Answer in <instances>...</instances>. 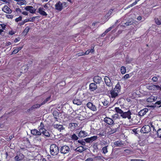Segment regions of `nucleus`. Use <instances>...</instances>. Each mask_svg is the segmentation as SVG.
Listing matches in <instances>:
<instances>
[{
	"mask_svg": "<svg viewBox=\"0 0 161 161\" xmlns=\"http://www.w3.org/2000/svg\"><path fill=\"white\" fill-rule=\"evenodd\" d=\"M108 147V146H107L103 148L102 150L103 151V153L105 154L108 152L107 147Z\"/></svg>",
	"mask_w": 161,
	"mask_h": 161,
	"instance_id": "35",
	"label": "nucleus"
},
{
	"mask_svg": "<svg viewBox=\"0 0 161 161\" xmlns=\"http://www.w3.org/2000/svg\"><path fill=\"white\" fill-rule=\"evenodd\" d=\"M19 40H20L19 38H15V40L14 41V42L16 43V42H18V41H19Z\"/></svg>",
	"mask_w": 161,
	"mask_h": 161,
	"instance_id": "60",
	"label": "nucleus"
},
{
	"mask_svg": "<svg viewBox=\"0 0 161 161\" xmlns=\"http://www.w3.org/2000/svg\"><path fill=\"white\" fill-rule=\"evenodd\" d=\"M73 103L78 105H80L81 104V101L79 99L75 98L73 101Z\"/></svg>",
	"mask_w": 161,
	"mask_h": 161,
	"instance_id": "25",
	"label": "nucleus"
},
{
	"mask_svg": "<svg viewBox=\"0 0 161 161\" xmlns=\"http://www.w3.org/2000/svg\"><path fill=\"white\" fill-rule=\"evenodd\" d=\"M69 151V148L67 146H64L61 147L60 148V152L61 153L66 154Z\"/></svg>",
	"mask_w": 161,
	"mask_h": 161,
	"instance_id": "5",
	"label": "nucleus"
},
{
	"mask_svg": "<svg viewBox=\"0 0 161 161\" xmlns=\"http://www.w3.org/2000/svg\"><path fill=\"white\" fill-rule=\"evenodd\" d=\"M25 10L29 11L30 13L34 14L36 11V9L34 8L32 6H27L25 7Z\"/></svg>",
	"mask_w": 161,
	"mask_h": 161,
	"instance_id": "6",
	"label": "nucleus"
},
{
	"mask_svg": "<svg viewBox=\"0 0 161 161\" xmlns=\"http://www.w3.org/2000/svg\"><path fill=\"white\" fill-rule=\"evenodd\" d=\"M85 55V54H84V53H77L76 55V57H78L81 56Z\"/></svg>",
	"mask_w": 161,
	"mask_h": 161,
	"instance_id": "47",
	"label": "nucleus"
},
{
	"mask_svg": "<svg viewBox=\"0 0 161 161\" xmlns=\"http://www.w3.org/2000/svg\"><path fill=\"white\" fill-rule=\"evenodd\" d=\"M104 121L109 125H112L114 123L113 120L108 117H106L104 119Z\"/></svg>",
	"mask_w": 161,
	"mask_h": 161,
	"instance_id": "10",
	"label": "nucleus"
},
{
	"mask_svg": "<svg viewBox=\"0 0 161 161\" xmlns=\"http://www.w3.org/2000/svg\"><path fill=\"white\" fill-rule=\"evenodd\" d=\"M131 161H143V160L142 159H132L131 160Z\"/></svg>",
	"mask_w": 161,
	"mask_h": 161,
	"instance_id": "56",
	"label": "nucleus"
},
{
	"mask_svg": "<svg viewBox=\"0 0 161 161\" xmlns=\"http://www.w3.org/2000/svg\"><path fill=\"white\" fill-rule=\"evenodd\" d=\"M87 133L84 131L81 130L79 133L78 136L80 137H84L87 135Z\"/></svg>",
	"mask_w": 161,
	"mask_h": 161,
	"instance_id": "23",
	"label": "nucleus"
},
{
	"mask_svg": "<svg viewBox=\"0 0 161 161\" xmlns=\"http://www.w3.org/2000/svg\"><path fill=\"white\" fill-rule=\"evenodd\" d=\"M14 34V33L12 31H10L9 32V34L11 35H12L13 34Z\"/></svg>",
	"mask_w": 161,
	"mask_h": 161,
	"instance_id": "64",
	"label": "nucleus"
},
{
	"mask_svg": "<svg viewBox=\"0 0 161 161\" xmlns=\"http://www.w3.org/2000/svg\"><path fill=\"white\" fill-rule=\"evenodd\" d=\"M114 25H112V26L110 27L107 30H106V32H108L109 31H111V30L114 27Z\"/></svg>",
	"mask_w": 161,
	"mask_h": 161,
	"instance_id": "53",
	"label": "nucleus"
},
{
	"mask_svg": "<svg viewBox=\"0 0 161 161\" xmlns=\"http://www.w3.org/2000/svg\"><path fill=\"white\" fill-rule=\"evenodd\" d=\"M25 0H21L18 2L17 3L20 5L26 4V2Z\"/></svg>",
	"mask_w": 161,
	"mask_h": 161,
	"instance_id": "36",
	"label": "nucleus"
},
{
	"mask_svg": "<svg viewBox=\"0 0 161 161\" xmlns=\"http://www.w3.org/2000/svg\"><path fill=\"white\" fill-rule=\"evenodd\" d=\"M77 126V124L75 123H71L69 124V127L73 130Z\"/></svg>",
	"mask_w": 161,
	"mask_h": 161,
	"instance_id": "30",
	"label": "nucleus"
},
{
	"mask_svg": "<svg viewBox=\"0 0 161 161\" xmlns=\"http://www.w3.org/2000/svg\"><path fill=\"white\" fill-rule=\"evenodd\" d=\"M114 10L113 9H110L107 14L105 15V17L107 18L109 17L111 14Z\"/></svg>",
	"mask_w": 161,
	"mask_h": 161,
	"instance_id": "37",
	"label": "nucleus"
},
{
	"mask_svg": "<svg viewBox=\"0 0 161 161\" xmlns=\"http://www.w3.org/2000/svg\"><path fill=\"white\" fill-rule=\"evenodd\" d=\"M22 19V17L21 16H19V17L16 18L15 19V21L16 22H18L19 21H21Z\"/></svg>",
	"mask_w": 161,
	"mask_h": 161,
	"instance_id": "51",
	"label": "nucleus"
},
{
	"mask_svg": "<svg viewBox=\"0 0 161 161\" xmlns=\"http://www.w3.org/2000/svg\"><path fill=\"white\" fill-rule=\"evenodd\" d=\"M152 80L153 82H156L158 81V78L156 76L153 77L152 79Z\"/></svg>",
	"mask_w": 161,
	"mask_h": 161,
	"instance_id": "54",
	"label": "nucleus"
},
{
	"mask_svg": "<svg viewBox=\"0 0 161 161\" xmlns=\"http://www.w3.org/2000/svg\"><path fill=\"white\" fill-rule=\"evenodd\" d=\"M50 152L51 155L55 156L58 154L59 148L55 144H52L50 147Z\"/></svg>",
	"mask_w": 161,
	"mask_h": 161,
	"instance_id": "1",
	"label": "nucleus"
},
{
	"mask_svg": "<svg viewBox=\"0 0 161 161\" xmlns=\"http://www.w3.org/2000/svg\"><path fill=\"white\" fill-rule=\"evenodd\" d=\"M42 105L41 104H36L35 105H33L32 107V108H33L34 109L36 108H39Z\"/></svg>",
	"mask_w": 161,
	"mask_h": 161,
	"instance_id": "42",
	"label": "nucleus"
},
{
	"mask_svg": "<svg viewBox=\"0 0 161 161\" xmlns=\"http://www.w3.org/2000/svg\"><path fill=\"white\" fill-rule=\"evenodd\" d=\"M98 135H99L100 136H105L106 135V133L104 132H100Z\"/></svg>",
	"mask_w": 161,
	"mask_h": 161,
	"instance_id": "50",
	"label": "nucleus"
},
{
	"mask_svg": "<svg viewBox=\"0 0 161 161\" xmlns=\"http://www.w3.org/2000/svg\"><path fill=\"white\" fill-rule=\"evenodd\" d=\"M2 10L6 13L10 14L12 12L11 10L7 5H5L2 8Z\"/></svg>",
	"mask_w": 161,
	"mask_h": 161,
	"instance_id": "16",
	"label": "nucleus"
},
{
	"mask_svg": "<svg viewBox=\"0 0 161 161\" xmlns=\"http://www.w3.org/2000/svg\"><path fill=\"white\" fill-rule=\"evenodd\" d=\"M119 92H118L116 91H114V90H112L110 92L111 96L112 97L114 98L118 96V93Z\"/></svg>",
	"mask_w": 161,
	"mask_h": 161,
	"instance_id": "27",
	"label": "nucleus"
},
{
	"mask_svg": "<svg viewBox=\"0 0 161 161\" xmlns=\"http://www.w3.org/2000/svg\"><path fill=\"white\" fill-rule=\"evenodd\" d=\"M93 80L94 82L97 84H99L102 81V78L99 76H94Z\"/></svg>",
	"mask_w": 161,
	"mask_h": 161,
	"instance_id": "11",
	"label": "nucleus"
},
{
	"mask_svg": "<svg viewBox=\"0 0 161 161\" xmlns=\"http://www.w3.org/2000/svg\"><path fill=\"white\" fill-rule=\"evenodd\" d=\"M120 72L122 74H125L126 73V68L123 66H122L120 68Z\"/></svg>",
	"mask_w": 161,
	"mask_h": 161,
	"instance_id": "33",
	"label": "nucleus"
},
{
	"mask_svg": "<svg viewBox=\"0 0 161 161\" xmlns=\"http://www.w3.org/2000/svg\"><path fill=\"white\" fill-rule=\"evenodd\" d=\"M102 103L104 106H107L109 102L106 100H104L102 102Z\"/></svg>",
	"mask_w": 161,
	"mask_h": 161,
	"instance_id": "43",
	"label": "nucleus"
},
{
	"mask_svg": "<svg viewBox=\"0 0 161 161\" xmlns=\"http://www.w3.org/2000/svg\"><path fill=\"white\" fill-rule=\"evenodd\" d=\"M33 109H34L33 108H32V107L31 108H30L29 109H28L27 111L28 112H29L31 111L32 110H33Z\"/></svg>",
	"mask_w": 161,
	"mask_h": 161,
	"instance_id": "61",
	"label": "nucleus"
},
{
	"mask_svg": "<svg viewBox=\"0 0 161 161\" xmlns=\"http://www.w3.org/2000/svg\"><path fill=\"white\" fill-rule=\"evenodd\" d=\"M62 6H63H63H65V7H66V3L65 2H64L63 3H62Z\"/></svg>",
	"mask_w": 161,
	"mask_h": 161,
	"instance_id": "63",
	"label": "nucleus"
},
{
	"mask_svg": "<svg viewBox=\"0 0 161 161\" xmlns=\"http://www.w3.org/2000/svg\"><path fill=\"white\" fill-rule=\"evenodd\" d=\"M148 109L147 108H144L141 110L138 113V114L140 116H142L145 115L148 111Z\"/></svg>",
	"mask_w": 161,
	"mask_h": 161,
	"instance_id": "18",
	"label": "nucleus"
},
{
	"mask_svg": "<svg viewBox=\"0 0 161 161\" xmlns=\"http://www.w3.org/2000/svg\"><path fill=\"white\" fill-rule=\"evenodd\" d=\"M86 150V148H85L84 147L81 146H79L75 149V151L76 152H79L80 153H82L84 151Z\"/></svg>",
	"mask_w": 161,
	"mask_h": 161,
	"instance_id": "21",
	"label": "nucleus"
},
{
	"mask_svg": "<svg viewBox=\"0 0 161 161\" xmlns=\"http://www.w3.org/2000/svg\"><path fill=\"white\" fill-rule=\"evenodd\" d=\"M155 21L157 25H161V16H159L158 18H155Z\"/></svg>",
	"mask_w": 161,
	"mask_h": 161,
	"instance_id": "28",
	"label": "nucleus"
},
{
	"mask_svg": "<svg viewBox=\"0 0 161 161\" xmlns=\"http://www.w3.org/2000/svg\"><path fill=\"white\" fill-rule=\"evenodd\" d=\"M114 144L116 147H121L124 146V144L120 141H117L114 142Z\"/></svg>",
	"mask_w": 161,
	"mask_h": 161,
	"instance_id": "26",
	"label": "nucleus"
},
{
	"mask_svg": "<svg viewBox=\"0 0 161 161\" xmlns=\"http://www.w3.org/2000/svg\"><path fill=\"white\" fill-rule=\"evenodd\" d=\"M131 113L130 110L127 112H124L123 114L120 115V116L123 118H128L129 119H131Z\"/></svg>",
	"mask_w": 161,
	"mask_h": 161,
	"instance_id": "3",
	"label": "nucleus"
},
{
	"mask_svg": "<svg viewBox=\"0 0 161 161\" xmlns=\"http://www.w3.org/2000/svg\"><path fill=\"white\" fill-rule=\"evenodd\" d=\"M24 158V156L22 154L18 153L16 156L14 157V159L16 161H19L22 160Z\"/></svg>",
	"mask_w": 161,
	"mask_h": 161,
	"instance_id": "7",
	"label": "nucleus"
},
{
	"mask_svg": "<svg viewBox=\"0 0 161 161\" xmlns=\"http://www.w3.org/2000/svg\"><path fill=\"white\" fill-rule=\"evenodd\" d=\"M3 2H5L6 3H9L10 0H0Z\"/></svg>",
	"mask_w": 161,
	"mask_h": 161,
	"instance_id": "57",
	"label": "nucleus"
},
{
	"mask_svg": "<svg viewBox=\"0 0 161 161\" xmlns=\"http://www.w3.org/2000/svg\"><path fill=\"white\" fill-rule=\"evenodd\" d=\"M36 140L39 142H41L42 141L41 138L40 137L37 136L36 137Z\"/></svg>",
	"mask_w": 161,
	"mask_h": 161,
	"instance_id": "55",
	"label": "nucleus"
},
{
	"mask_svg": "<svg viewBox=\"0 0 161 161\" xmlns=\"http://www.w3.org/2000/svg\"><path fill=\"white\" fill-rule=\"evenodd\" d=\"M157 99V97H155L152 95L148 98L147 99L146 101L148 102L151 103L155 101Z\"/></svg>",
	"mask_w": 161,
	"mask_h": 161,
	"instance_id": "19",
	"label": "nucleus"
},
{
	"mask_svg": "<svg viewBox=\"0 0 161 161\" xmlns=\"http://www.w3.org/2000/svg\"><path fill=\"white\" fill-rule=\"evenodd\" d=\"M156 134H157L158 137L161 138V129H158L157 131Z\"/></svg>",
	"mask_w": 161,
	"mask_h": 161,
	"instance_id": "39",
	"label": "nucleus"
},
{
	"mask_svg": "<svg viewBox=\"0 0 161 161\" xmlns=\"http://www.w3.org/2000/svg\"><path fill=\"white\" fill-rule=\"evenodd\" d=\"M53 114L54 116L57 117L58 115V113L57 111L54 110L53 111Z\"/></svg>",
	"mask_w": 161,
	"mask_h": 161,
	"instance_id": "44",
	"label": "nucleus"
},
{
	"mask_svg": "<svg viewBox=\"0 0 161 161\" xmlns=\"http://www.w3.org/2000/svg\"><path fill=\"white\" fill-rule=\"evenodd\" d=\"M151 130L150 126L148 125H146L141 128L140 131L142 133H148Z\"/></svg>",
	"mask_w": 161,
	"mask_h": 161,
	"instance_id": "4",
	"label": "nucleus"
},
{
	"mask_svg": "<svg viewBox=\"0 0 161 161\" xmlns=\"http://www.w3.org/2000/svg\"><path fill=\"white\" fill-rule=\"evenodd\" d=\"M55 8L59 11H61L63 9L62 2L59 1L55 5Z\"/></svg>",
	"mask_w": 161,
	"mask_h": 161,
	"instance_id": "14",
	"label": "nucleus"
},
{
	"mask_svg": "<svg viewBox=\"0 0 161 161\" xmlns=\"http://www.w3.org/2000/svg\"><path fill=\"white\" fill-rule=\"evenodd\" d=\"M133 23V22L132 21L127 22L124 24L126 26H129L132 25Z\"/></svg>",
	"mask_w": 161,
	"mask_h": 161,
	"instance_id": "46",
	"label": "nucleus"
},
{
	"mask_svg": "<svg viewBox=\"0 0 161 161\" xmlns=\"http://www.w3.org/2000/svg\"><path fill=\"white\" fill-rule=\"evenodd\" d=\"M71 138H72V139L75 140H77L78 139V137L76 135V134H74L73 135L71 136Z\"/></svg>",
	"mask_w": 161,
	"mask_h": 161,
	"instance_id": "38",
	"label": "nucleus"
},
{
	"mask_svg": "<svg viewBox=\"0 0 161 161\" xmlns=\"http://www.w3.org/2000/svg\"><path fill=\"white\" fill-rule=\"evenodd\" d=\"M78 142L79 143L81 144L83 146L85 145L86 144L85 142H84L83 140H78Z\"/></svg>",
	"mask_w": 161,
	"mask_h": 161,
	"instance_id": "45",
	"label": "nucleus"
},
{
	"mask_svg": "<svg viewBox=\"0 0 161 161\" xmlns=\"http://www.w3.org/2000/svg\"><path fill=\"white\" fill-rule=\"evenodd\" d=\"M6 17L8 19H12L13 17V16L11 15H7Z\"/></svg>",
	"mask_w": 161,
	"mask_h": 161,
	"instance_id": "58",
	"label": "nucleus"
},
{
	"mask_svg": "<svg viewBox=\"0 0 161 161\" xmlns=\"http://www.w3.org/2000/svg\"><path fill=\"white\" fill-rule=\"evenodd\" d=\"M26 66H23L22 67V70L24 72H26L27 70V69H26Z\"/></svg>",
	"mask_w": 161,
	"mask_h": 161,
	"instance_id": "48",
	"label": "nucleus"
},
{
	"mask_svg": "<svg viewBox=\"0 0 161 161\" xmlns=\"http://www.w3.org/2000/svg\"><path fill=\"white\" fill-rule=\"evenodd\" d=\"M44 9L43 8H40L38 9V12L42 16H46L47 15V14L44 11Z\"/></svg>",
	"mask_w": 161,
	"mask_h": 161,
	"instance_id": "22",
	"label": "nucleus"
},
{
	"mask_svg": "<svg viewBox=\"0 0 161 161\" xmlns=\"http://www.w3.org/2000/svg\"><path fill=\"white\" fill-rule=\"evenodd\" d=\"M155 104H157L158 105H161V100L157 101L155 103Z\"/></svg>",
	"mask_w": 161,
	"mask_h": 161,
	"instance_id": "59",
	"label": "nucleus"
},
{
	"mask_svg": "<svg viewBox=\"0 0 161 161\" xmlns=\"http://www.w3.org/2000/svg\"><path fill=\"white\" fill-rule=\"evenodd\" d=\"M97 138V136H93L90 137H88L84 139L85 141L87 143H90L96 140Z\"/></svg>",
	"mask_w": 161,
	"mask_h": 161,
	"instance_id": "8",
	"label": "nucleus"
},
{
	"mask_svg": "<svg viewBox=\"0 0 161 161\" xmlns=\"http://www.w3.org/2000/svg\"><path fill=\"white\" fill-rule=\"evenodd\" d=\"M41 131H40V128L39 131L36 129H35L31 130V133L34 135L40 136L41 135Z\"/></svg>",
	"mask_w": 161,
	"mask_h": 161,
	"instance_id": "15",
	"label": "nucleus"
},
{
	"mask_svg": "<svg viewBox=\"0 0 161 161\" xmlns=\"http://www.w3.org/2000/svg\"><path fill=\"white\" fill-rule=\"evenodd\" d=\"M40 131H41V134H43V135H44L47 137H49L50 136V134L49 133V132L44 128H40Z\"/></svg>",
	"mask_w": 161,
	"mask_h": 161,
	"instance_id": "9",
	"label": "nucleus"
},
{
	"mask_svg": "<svg viewBox=\"0 0 161 161\" xmlns=\"http://www.w3.org/2000/svg\"><path fill=\"white\" fill-rule=\"evenodd\" d=\"M30 28L28 27H27L24 30V31L23 32V33H25V35H26L27 34V33H28V31H29V30H30Z\"/></svg>",
	"mask_w": 161,
	"mask_h": 161,
	"instance_id": "41",
	"label": "nucleus"
},
{
	"mask_svg": "<svg viewBox=\"0 0 161 161\" xmlns=\"http://www.w3.org/2000/svg\"><path fill=\"white\" fill-rule=\"evenodd\" d=\"M104 80L107 86H111L112 83L110 79L108 77L105 76L104 78Z\"/></svg>",
	"mask_w": 161,
	"mask_h": 161,
	"instance_id": "17",
	"label": "nucleus"
},
{
	"mask_svg": "<svg viewBox=\"0 0 161 161\" xmlns=\"http://www.w3.org/2000/svg\"><path fill=\"white\" fill-rule=\"evenodd\" d=\"M119 125L117 124L114 126H112L110 128L108 131V133L109 134H113L117 131L119 129Z\"/></svg>",
	"mask_w": 161,
	"mask_h": 161,
	"instance_id": "2",
	"label": "nucleus"
},
{
	"mask_svg": "<svg viewBox=\"0 0 161 161\" xmlns=\"http://www.w3.org/2000/svg\"><path fill=\"white\" fill-rule=\"evenodd\" d=\"M54 128L58 129L59 130L61 131L62 130H64V127L62 125L58 124H55L53 125Z\"/></svg>",
	"mask_w": 161,
	"mask_h": 161,
	"instance_id": "24",
	"label": "nucleus"
},
{
	"mask_svg": "<svg viewBox=\"0 0 161 161\" xmlns=\"http://www.w3.org/2000/svg\"><path fill=\"white\" fill-rule=\"evenodd\" d=\"M22 47H17L16 49L14 50L12 52L13 54H16L17 53L19 50H20L22 48Z\"/></svg>",
	"mask_w": 161,
	"mask_h": 161,
	"instance_id": "32",
	"label": "nucleus"
},
{
	"mask_svg": "<svg viewBox=\"0 0 161 161\" xmlns=\"http://www.w3.org/2000/svg\"><path fill=\"white\" fill-rule=\"evenodd\" d=\"M88 108L91 109L92 111H96L97 110L96 108L95 105L91 102H88L86 104Z\"/></svg>",
	"mask_w": 161,
	"mask_h": 161,
	"instance_id": "12",
	"label": "nucleus"
},
{
	"mask_svg": "<svg viewBox=\"0 0 161 161\" xmlns=\"http://www.w3.org/2000/svg\"><path fill=\"white\" fill-rule=\"evenodd\" d=\"M51 98V96L49 97L46 98L41 103V104L42 105H43L45 104L47 102L49 101Z\"/></svg>",
	"mask_w": 161,
	"mask_h": 161,
	"instance_id": "34",
	"label": "nucleus"
},
{
	"mask_svg": "<svg viewBox=\"0 0 161 161\" xmlns=\"http://www.w3.org/2000/svg\"><path fill=\"white\" fill-rule=\"evenodd\" d=\"M120 86L119 83H118L116 85L115 88H114V91H116L118 92H119L120 91Z\"/></svg>",
	"mask_w": 161,
	"mask_h": 161,
	"instance_id": "29",
	"label": "nucleus"
},
{
	"mask_svg": "<svg viewBox=\"0 0 161 161\" xmlns=\"http://www.w3.org/2000/svg\"><path fill=\"white\" fill-rule=\"evenodd\" d=\"M39 17H40L39 16H36V17H32V18H31L29 19L30 21V22H33L34 21V20L35 19H36H36H38Z\"/></svg>",
	"mask_w": 161,
	"mask_h": 161,
	"instance_id": "40",
	"label": "nucleus"
},
{
	"mask_svg": "<svg viewBox=\"0 0 161 161\" xmlns=\"http://www.w3.org/2000/svg\"><path fill=\"white\" fill-rule=\"evenodd\" d=\"M93 160V159L91 158H87L85 161H92Z\"/></svg>",
	"mask_w": 161,
	"mask_h": 161,
	"instance_id": "62",
	"label": "nucleus"
},
{
	"mask_svg": "<svg viewBox=\"0 0 161 161\" xmlns=\"http://www.w3.org/2000/svg\"><path fill=\"white\" fill-rule=\"evenodd\" d=\"M97 88V86L94 83H90L89 85V89L92 91H93L96 90Z\"/></svg>",
	"mask_w": 161,
	"mask_h": 161,
	"instance_id": "20",
	"label": "nucleus"
},
{
	"mask_svg": "<svg viewBox=\"0 0 161 161\" xmlns=\"http://www.w3.org/2000/svg\"><path fill=\"white\" fill-rule=\"evenodd\" d=\"M118 115L117 114H116L112 116L113 119H116L118 118Z\"/></svg>",
	"mask_w": 161,
	"mask_h": 161,
	"instance_id": "52",
	"label": "nucleus"
},
{
	"mask_svg": "<svg viewBox=\"0 0 161 161\" xmlns=\"http://www.w3.org/2000/svg\"><path fill=\"white\" fill-rule=\"evenodd\" d=\"M147 88L149 90L156 91L158 89L159 86L158 85H152L147 86Z\"/></svg>",
	"mask_w": 161,
	"mask_h": 161,
	"instance_id": "13",
	"label": "nucleus"
},
{
	"mask_svg": "<svg viewBox=\"0 0 161 161\" xmlns=\"http://www.w3.org/2000/svg\"><path fill=\"white\" fill-rule=\"evenodd\" d=\"M115 111L117 113H119L121 115L124 112L121 109L118 107H116L115 108Z\"/></svg>",
	"mask_w": 161,
	"mask_h": 161,
	"instance_id": "31",
	"label": "nucleus"
},
{
	"mask_svg": "<svg viewBox=\"0 0 161 161\" xmlns=\"http://www.w3.org/2000/svg\"><path fill=\"white\" fill-rule=\"evenodd\" d=\"M129 77V74H126L123 78V79L125 80L128 79Z\"/></svg>",
	"mask_w": 161,
	"mask_h": 161,
	"instance_id": "49",
	"label": "nucleus"
}]
</instances>
